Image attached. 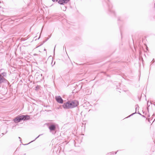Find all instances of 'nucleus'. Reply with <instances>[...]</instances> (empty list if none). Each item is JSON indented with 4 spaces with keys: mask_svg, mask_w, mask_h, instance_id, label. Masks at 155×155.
<instances>
[{
    "mask_svg": "<svg viewBox=\"0 0 155 155\" xmlns=\"http://www.w3.org/2000/svg\"><path fill=\"white\" fill-rule=\"evenodd\" d=\"M70 104H71V108H74L77 107L78 104L79 102L78 101L76 100H73L71 101H69Z\"/></svg>",
    "mask_w": 155,
    "mask_h": 155,
    "instance_id": "nucleus-1",
    "label": "nucleus"
},
{
    "mask_svg": "<svg viewBox=\"0 0 155 155\" xmlns=\"http://www.w3.org/2000/svg\"><path fill=\"white\" fill-rule=\"evenodd\" d=\"M71 104H70L69 101H68L66 103H64L62 105V107L65 109H71Z\"/></svg>",
    "mask_w": 155,
    "mask_h": 155,
    "instance_id": "nucleus-2",
    "label": "nucleus"
},
{
    "mask_svg": "<svg viewBox=\"0 0 155 155\" xmlns=\"http://www.w3.org/2000/svg\"><path fill=\"white\" fill-rule=\"evenodd\" d=\"M52 1L54 2L58 1L59 4L61 5H64V4L67 3L70 0H52Z\"/></svg>",
    "mask_w": 155,
    "mask_h": 155,
    "instance_id": "nucleus-3",
    "label": "nucleus"
},
{
    "mask_svg": "<svg viewBox=\"0 0 155 155\" xmlns=\"http://www.w3.org/2000/svg\"><path fill=\"white\" fill-rule=\"evenodd\" d=\"M21 120H22L21 115L17 116L13 120V121L15 123L19 122Z\"/></svg>",
    "mask_w": 155,
    "mask_h": 155,
    "instance_id": "nucleus-4",
    "label": "nucleus"
},
{
    "mask_svg": "<svg viewBox=\"0 0 155 155\" xmlns=\"http://www.w3.org/2000/svg\"><path fill=\"white\" fill-rule=\"evenodd\" d=\"M49 128L50 130V132L52 133V134H54L55 133V132L54 133L53 132V131L55 130L56 128V126L54 125H50L49 127Z\"/></svg>",
    "mask_w": 155,
    "mask_h": 155,
    "instance_id": "nucleus-5",
    "label": "nucleus"
},
{
    "mask_svg": "<svg viewBox=\"0 0 155 155\" xmlns=\"http://www.w3.org/2000/svg\"><path fill=\"white\" fill-rule=\"evenodd\" d=\"M55 99L57 101L58 103L60 104H62L63 102V100L61 97L60 96H56L55 97Z\"/></svg>",
    "mask_w": 155,
    "mask_h": 155,
    "instance_id": "nucleus-6",
    "label": "nucleus"
},
{
    "mask_svg": "<svg viewBox=\"0 0 155 155\" xmlns=\"http://www.w3.org/2000/svg\"><path fill=\"white\" fill-rule=\"evenodd\" d=\"M6 74L5 73H3L0 74V84L3 82L5 80V78L4 77L5 76Z\"/></svg>",
    "mask_w": 155,
    "mask_h": 155,
    "instance_id": "nucleus-7",
    "label": "nucleus"
},
{
    "mask_svg": "<svg viewBox=\"0 0 155 155\" xmlns=\"http://www.w3.org/2000/svg\"><path fill=\"white\" fill-rule=\"evenodd\" d=\"M22 120H26L30 119V116L28 115H21Z\"/></svg>",
    "mask_w": 155,
    "mask_h": 155,
    "instance_id": "nucleus-8",
    "label": "nucleus"
},
{
    "mask_svg": "<svg viewBox=\"0 0 155 155\" xmlns=\"http://www.w3.org/2000/svg\"><path fill=\"white\" fill-rule=\"evenodd\" d=\"M139 106H138V105H137V107H136L135 108V109H136V112L135 113H133L132 114H131L128 117H130V116H131L132 115H133V114H135L136 113V111H137V110L138 109H139Z\"/></svg>",
    "mask_w": 155,
    "mask_h": 155,
    "instance_id": "nucleus-9",
    "label": "nucleus"
},
{
    "mask_svg": "<svg viewBox=\"0 0 155 155\" xmlns=\"http://www.w3.org/2000/svg\"><path fill=\"white\" fill-rule=\"evenodd\" d=\"M151 104V102H149V101H147V109L148 110L149 107L150 106V105Z\"/></svg>",
    "mask_w": 155,
    "mask_h": 155,
    "instance_id": "nucleus-10",
    "label": "nucleus"
},
{
    "mask_svg": "<svg viewBox=\"0 0 155 155\" xmlns=\"http://www.w3.org/2000/svg\"><path fill=\"white\" fill-rule=\"evenodd\" d=\"M52 62H53V58H52V60H51V65H52V66L53 67L54 65V64H55V61H54V63L53 64H52Z\"/></svg>",
    "mask_w": 155,
    "mask_h": 155,
    "instance_id": "nucleus-11",
    "label": "nucleus"
},
{
    "mask_svg": "<svg viewBox=\"0 0 155 155\" xmlns=\"http://www.w3.org/2000/svg\"><path fill=\"white\" fill-rule=\"evenodd\" d=\"M41 135H42V134H40V135H39V136H38V137H36V138H35V139L34 140H33V141H31V142H33V141H35V140H36V139L38 138L39 136H41Z\"/></svg>",
    "mask_w": 155,
    "mask_h": 155,
    "instance_id": "nucleus-12",
    "label": "nucleus"
},
{
    "mask_svg": "<svg viewBox=\"0 0 155 155\" xmlns=\"http://www.w3.org/2000/svg\"><path fill=\"white\" fill-rule=\"evenodd\" d=\"M66 9V8L65 7H63V10H64V11H65V10Z\"/></svg>",
    "mask_w": 155,
    "mask_h": 155,
    "instance_id": "nucleus-13",
    "label": "nucleus"
},
{
    "mask_svg": "<svg viewBox=\"0 0 155 155\" xmlns=\"http://www.w3.org/2000/svg\"><path fill=\"white\" fill-rule=\"evenodd\" d=\"M33 55L34 56H36V55H38V54H34Z\"/></svg>",
    "mask_w": 155,
    "mask_h": 155,
    "instance_id": "nucleus-14",
    "label": "nucleus"
},
{
    "mask_svg": "<svg viewBox=\"0 0 155 155\" xmlns=\"http://www.w3.org/2000/svg\"><path fill=\"white\" fill-rule=\"evenodd\" d=\"M117 91H119L118 90H119V89L118 88H117Z\"/></svg>",
    "mask_w": 155,
    "mask_h": 155,
    "instance_id": "nucleus-15",
    "label": "nucleus"
},
{
    "mask_svg": "<svg viewBox=\"0 0 155 155\" xmlns=\"http://www.w3.org/2000/svg\"><path fill=\"white\" fill-rule=\"evenodd\" d=\"M18 138H19V139H20V142H21V138H20V137H18Z\"/></svg>",
    "mask_w": 155,
    "mask_h": 155,
    "instance_id": "nucleus-16",
    "label": "nucleus"
},
{
    "mask_svg": "<svg viewBox=\"0 0 155 155\" xmlns=\"http://www.w3.org/2000/svg\"><path fill=\"white\" fill-rule=\"evenodd\" d=\"M55 46L54 48V52L55 50Z\"/></svg>",
    "mask_w": 155,
    "mask_h": 155,
    "instance_id": "nucleus-17",
    "label": "nucleus"
},
{
    "mask_svg": "<svg viewBox=\"0 0 155 155\" xmlns=\"http://www.w3.org/2000/svg\"><path fill=\"white\" fill-rule=\"evenodd\" d=\"M110 153H111L112 154H113H113L114 153V152H111Z\"/></svg>",
    "mask_w": 155,
    "mask_h": 155,
    "instance_id": "nucleus-18",
    "label": "nucleus"
},
{
    "mask_svg": "<svg viewBox=\"0 0 155 155\" xmlns=\"http://www.w3.org/2000/svg\"><path fill=\"white\" fill-rule=\"evenodd\" d=\"M118 150H117V152H115V154H116L117 152H118Z\"/></svg>",
    "mask_w": 155,
    "mask_h": 155,
    "instance_id": "nucleus-19",
    "label": "nucleus"
},
{
    "mask_svg": "<svg viewBox=\"0 0 155 155\" xmlns=\"http://www.w3.org/2000/svg\"><path fill=\"white\" fill-rule=\"evenodd\" d=\"M118 84H119V86H120V83H118Z\"/></svg>",
    "mask_w": 155,
    "mask_h": 155,
    "instance_id": "nucleus-20",
    "label": "nucleus"
},
{
    "mask_svg": "<svg viewBox=\"0 0 155 155\" xmlns=\"http://www.w3.org/2000/svg\"><path fill=\"white\" fill-rule=\"evenodd\" d=\"M138 113V114H140L139 112H138V113Z\"/></svg>",
    "mask_w": 155,
    "mask_h": 155,
    "instance_id": "nucleus-21",
    "label": "nucleus"
},
{
    "mask_svg": "<svg viewBox=\"0 0 155 155\" xmlns=\"http://www.w3.org/2000/svg\"><path fill=\"white\" fill-rule=\"evenodd\" d=\"M43 27H42V29H41V31H42V29H43Z\"/></svg>",
    "mask_w": 155,
    "mask_h": 155,
    "instance_id": "nucleus-22",
    "label": "nucleus"
},
{
    "mask_svg": "<svg viewBox=\"0 0 155 155\" xmlns=\"http://www.w3.org/2000/svg\"><path fill=\"white\" fill-rule=\"evenodd\" d=\"M154 7H155V4H154Z\"/></svg>",
    "mask_w": 155,
    "mask_h": 155,
    "instance_id": "nucleus-23",
    "label": "nucleus"
},
{
    "mask_svg": "<svg viewBox=\"0 0 155 155\" xmlns=\"http://www.w3.org/2000/svg\"><path fill=\"white\" fill-rule=\"evenodd\" d=\"M153 60H154V59H153V61H152H152H153Z\"/></svg>",
    "mask_w": 155,
    "mask_h": 155,
    "instance_id": "nucleus-24",
    "label": "nucleus"
}]
</instances>
